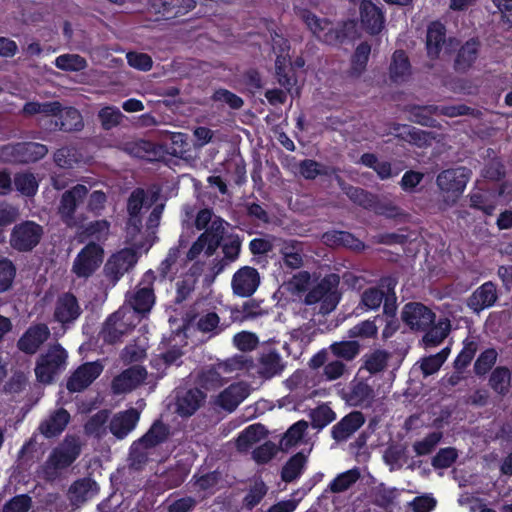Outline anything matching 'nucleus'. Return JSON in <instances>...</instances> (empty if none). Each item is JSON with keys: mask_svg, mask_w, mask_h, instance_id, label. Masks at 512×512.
I'll return each instance as SVG.
<instances>
[{"mask_svg": "<svg viewBox=\"0 0 512 512\" xmlns=\"http://www.w3.org/2000/svg\"><path fill=\"white\" fill-rule=\"evenodd\" d=\"M250 393L247 384L239 382L231 384L224 389L217 397V404L227 411H233Z\"/></svg>", "mask_w": 512, "mask_h": 512, "instance_id": "4be33fe9", "label": "nucleus"}, {"mask_svg": "<svg viewBox=\"0 0 512 512\" xmlns=\"http://www.w3.org/2000/svg\"><path fill=\"white\" fill-rule=\"evenodd\" d=\"M497 352L494 349L484 351L475 363V370L478 374L486 373L495 363Z\"/></svg>", "mask_w": 512, "mask_h": 512, "instance_id": "338daca9", "label": "nucleus"}, {"mask_svg": "<svg viewBox=\"0 0 512 512\" xmlns=\"http://www.w3.org/2000/svg\"><path fill=\"white\" fill-rule=\"evenodd\" d=\"M70 421L69 413L60 408L52 412L39 426L40 432L47 438L61 434Z\"/></svg>", "mask_w": 512, "mask_h": 512, "instance_id": "393cba45", "label": "nucleus"}, {"mask_svg": "<svg viewBox=\"0 0 512 512\" xmlns=\"http://www.w3.org/2000/svg\"><path fill=\"white\" fill-rule=\"evenodd\" d=\"M390 77L395 82L404 81L410 75V64L406 54L396 51L390 65Z\"/></svg>", "mask_w": 512, "mask_h": 512, "instance_id": "f704fd0d", "label": "nucleus"}, {"mask_svg": "<svg viewBox=\"0 0 512 512\" xmlns=\"http://www.w3.org/2000/svg\"><path fill=\"white\" fill-rule=\"evenodd\" d=\"M30 507V498L19 495L11 499L3 508V512H26Z\"/></svg>", "mask_w": 512, "mask_h": 512, "instance_id": "774afa93", "label": "nucleus"}, {"mask_svg": "<svg viewBox=\"0 0 512 512\" xmlns=\"http://www.w3.org/2000/svg\"><path fill=\"white\" fill-rule=\"evenodd\" d=\"M469 178V170L464 167L448 169L437 176V185L448 204L454 203L464 192Z\"/></svg>", "mask_w": 512, "mask_h": 512, "instance_id": "423d86ee", "label": "nucleus"}, {"mask_svg": "<svg viewBox=\"0 0 512 512\" xmlns=\"http://www.w3.org/2000/svg\"><path fill=\"white\" fill-rule=\"evenodd\" d=\"M402 321L411 329L423 331L435 321V314L418 302L407 303L401 312Z\"/></svg>", "mask_w": 512, "mask_h": 512, "instance_id": "ddd939ff", "label": "nucleus"}, {"mask_svg": "<svg viewBox=\"0 0 512 512\" xmlns=\"http://www.w3.org/2000/svg\"><path fill=\"white\" fill-rule=\"evenodd\" d=\"M364 423V417L360 412H353L345 416L333 427L332 433L336 440H345Z\"/></svg>", "mask_w": 512, "mask_h": 512, "instance_id": "cd10ccee", "label": "nucleus"}, {"mask_svg": "<svg viewBox=\"0 0 512 512\" xmlns=\"http://www.w3.org/2000/svg\"><path fill=\"white\" fill-rule=\"evenodd\" d=\"M234 345L241 351H251L258 343L257 337L250 332H240L233 338Z\"/></svg>", "mask_w": 512, "mask_h": 512, "instance_id": "e2e57ef3", "label": "nucleus"}, {"mask_svg": "<svg viewBox=\"0 0 512 512\" xmlns=\"http://www.w3.org/2000/svg\"><path fill=\"white\" fill-rule=\"evenodd\" d=\"M510 372L506 368H497L493 371L490 383L492 388L498 393H504L510 385Z\"/></svg>", "mask_w": 512, "mask_h": 512, "instance_id": "6e6d98bb", "label": "nucleus"}, {"mask_svg": "<svg viewBox=\"0 0 512 512\" xmlns=\"http://www.w3.org/2000/svg\"><path fill=\"white\" fill-rule=\"evenodd\" d=\"M451 325L449 319H440L424 336L425 347L439 345L448 335Z\"/></svg>", "mask_w": 512, "mask_h": 512, "instance_id": "c9c22d12", "label": "nucleus"}, {"mask_svg": "<svg viewBox=\"0 0 512 512\" xmlns=\"http://www.w3.org/2000/svg\"><path fill=\"white\" fill-rule=\"evenodd\" d=\"M307 462V455L304 453H298L294 455L282 469V479L286 482H290L298 478Z\"/></svg>", "mask_w": 512, "mask_h": 512, "instance_id": "e433bc0d", "label": "nucleus"}, {"mask_svg": "<svg viewBox=\"0 0 512 512\" xmlns=\"http://www.w3.org/2000/svg\"><path fill=\"white\" fill-rule=\"evenodd\" d=\"M284 264L292 269H297L302 266V248L301 245L295 241H285L280 248Z\"/></svg>", "mask_w": 512, "mask_h": 512, "instance_id": "72a5a7b5", "label": "nucleus"}, {"mask_svg": "<svg viewBox=\"0 0 512 512\" xmlns=\"http://www.w3.org/2000/svg\"><path fill=\"white\" fill-rule=\"evenodd\" d=\"M54 159L56 164L62 168H73L83 161L82 154L73 147L59 149L55 153Z\"/></svg>", "mask_w": 512, "mask_h": 512, "instance_id": "a19ab883", "label": "nucleus"}, {"mask_svg": "<svg viewBox=\"0 0 512 512\" xmlns=\"http://www.w3.org/2000/svg\"><path fill=\"white\" fill-rule=\"evenodd\" d=\"M140 320L141 316L137 315L135 311L123 306L106 321L102 332L103 337L106 341L115 342L120 336L135 327Z\"/></svg>", "mask_w": 512, "mask_h": 512, "instance_id": "0eeeda50", "label": "nucleus"}, {"mask_svg": "<svg viewBox=\"0 0 512 512\" xmlns=\"http://www.w3.org/2000/svg\"><path fill=\"white\" fill-rule=\"evenodd\" d=\"M338 284L339 279L336 275L325 277L307 294L305 302L307 304L321 302L320 311L331 312L339 302Z\"/></svg>", "mask_w": 512, "mask_h": 512, "instance_id": "39448f33", "label": "nucleus"}, {"mask_svg": "<svg viewBox=\"0 0 512 512\" xmlns=\"http://www.w3.org/2000/svg\"><path fill=\"white\" fill-rule=\"evenodd\" d=\"M284 368L281 356L275 351L263 353L259 363V373L265 378L279 374Z\"/></svg>", "mask_w": 512, "mask_h": 512, "instance_id": "2f4dec72", "label": "nucleus"}, {"mask_svg": "<svg viewBox=\"0 0 512 512\" xmlns=\"http://www.w3.org/2000/svg\"><path fill=\"white\" fill-rule=\"evenodd\" d=\"M87 192V188L84 185L78 184L63 194L59 206V213L67 225H75L73 218L75 209L87 195Z\"/></svg>", "mask_w": 512, "mask_h": 512, "instance_id": "6ab92c4d", "label": "nucleus"}, {"mask_svg": "<svg viewBox=\"0 0 512 512\" xmlns=\"http://www.w3.org/2000/svg\"><path fill=\"white\" fill-rule=\"evenodd\" d=\"M478 52V43L475 40L467 41L466 44L461 48L457 60L456 66L458 69H466L476 60Z\"/></svg>", "mask_w": 512, "mask_h": 512, "instance_id": "a18cd8bd", "label": "nucleus"}, {"mask_svg": "<svg viewBox=\"0 0 512 512\" xmlns=\"http://www.w3.org/2000/svg\"><path fill=\"white\" fill-rule=\"evenodd\" d=\"M361 25L369 34L379 33L384 25V16L381 10L371 1L362 0L360 6Z\"/></svg>", "mask_w": 512, "mask_h": 512, "instance_id": "5701e85b", "label": "nucleus"}, {"mask_svg": "<svg viewBox=\"0 0 512 512\" xmlns=\"http://www.w3.org/2000/svg\"><path fill=\"white\" fill-rule=\"evenodd\" d=\"M307 427L308 424L305 421H298L292 425L280 441L281 448L288 450L297 445L301 441Z\"/></svg>", "mask_w": 512, "mask_h": 512, "instance_id": "79ce46f5", "label": "nucleus"}, {"mask_svg": "<svg viewBox=\"0 0 512 512\" xmlns=\"http://www.w3.org/2000/svg\"><path fill=\"white\" fill-rule=\"evenodd\" d=\"M103 366L99 362H89L80 366L67 382L68 390L79 392L88 387L102 372Z\"/></svg>", "mask_w": 512, "mask_h": 512, "instance_id": "f3484780", "label": "nucleus"}, {"mask_svg": "<svg viewBox=\"0 0 512 512\" xmlns=\"http://www.w3.org/2000/svg\"><path fill=\"white\" fill-rule=\"evenodd\" d=\"M98 485L95 481L89 478H85L76 481L69 490L70 500L75 505H79L98 493Z\"/></svg>", "mask_w": 512, "mask_h": 512, "instance_id": "7c9ffc66", "label": "nucleus"}, {"mask_svg": "<svg viewBox=\"0 0 512 512\" xmlns=\"http://www.w3.org/2000/svg\"><path fill=\"white\" fill-rule=\"evenodd\" d=\"M496 288L491 282L484 283L469 298L468 306L475 312L490 307L495 302Z\"/></svg>", "mask_w": 512, "mask_h": 512, "instance_id": "a878e982", "label": "nucleus"}, {"mask_svg": "<svg viewBox=\"0 0 512 512\" xmlns=\"http://www.w3.org/2000/svg\"><path fill=\"white\" fill-rule=\"evenodd\" d=\"M260 284V276L255 268L244 266L233 275L231 286L234 294L241 297L251 296Z\"/></svg>", "mask_w": 512, "mask_h": 512, "instance_id": "dca6fc26", "label": "nucleus"}, {"mask_svg": "<svg viewBox=\"0 0 512 512\" xmlns=\"http://www.w3.org/2000/svg\"><path fill=\"white\" fill-rule=\"evenodd\" d=\"M79 454V440L73 436H67L64 441L52 451L43 467L45 477L48 479L56 477L58 471L71 465Z\"/></svg>", "mask_w": 512, "mask_h": 512, "instance_id": "f03ea898", "label": "nucleus"}, {"mask_svg": "<svg viewBox=\"0 0 512 512\" xmlns=\"http://www.w3.org/2000/svg\"><path fill=\"white\" fill-rule=\"evenodd\" d=\"M21 162L36 161L44 157L47 153V148L39 143H20Z\"/></svg>", "mask_w": 512, "mask_h": 512, "instance_id": "603ef678", "label": "nucleus"}, {"mask_svg": "<svg viewBox=\"0 0 512 512\" xmlns=\"http://www.w3.org/2000/svg\"><path fill=\"white\" fill-rule=\"evenodd\" d=\"M382 301L383 293L376 288H370L363 293L359 308L365 311L375 310L381 305Z\"/></svg>", "mask_w": 512, "mask_h": 512, "instance_id": "bf43d9fd", "label": "nucleus"}, {"mask_svg": "<svg viewBox=\"0 0 512 512\" xmlns=\"http://www.w3.org/2000/svg\"><path fill=\"white\" fill-rule=\"evenodd\" d=\"M449 348H444L441 352L426 357L421 361V370L425 376L434 374L439 370L449 355Z\"/></svg>", "mask_w": 512, "mask_h": 512, "instance_id": "09e8293b", "label": "nucleus"}, {"mask_svg": "<svg viewBox=\"0 0 512 512\" xmlns=\"http://www.w3.org/2000/svg\"><path fill=\"white\" fill-rule=\"evenodd\" d=\"M335 419L334 412L325 405L317 407L312 412V423L316 428H323Z\"/></svg>", "mask_w": 512, "mask_h": 512, "instance_id": "052dcab7", "label": "nucleus"}, {"mask_svg": "<svg viewBox=\"0 0 512 512\" xmlns=\"http://www.w3.org/2000/svg\"><path fill=\"white\" fill-rule=\"evenodd\" d=\"M42 234L40 225L33 221H25L13 228L10 244L18 251H29L39 243Z\"/></svg>", "mask_w": 512, "mask_h": 512, "instance_id": "9b49d317", "label": "nucleus"}, {"mask_svg": "<svg viewBox=\"0 0 512 512\" xmlns=\"http://www.w3.org/2000/svg\"><path fill=\"white\" fill-rule=\"evenodd\" d=\"M82 309L77 298L71 293L59 295L53 306V321L65 330L70 328L80 317Z\"/></svg>", "mask_w": 512, "mask_h": 512, "instance_id": "1a4fd4ad", "label": "nucleus"}, {"mask_svg": "<svg viewBox=\"0 0 512 512\" xmlns=\"http://www.w3.org/2000/svg\"><path fill=\"white\" fill-rule=\"evenodd\" d=\"M329 349L335 357L350 361L359 354L360 345L357 341H340L332 343Z\"/></svg>", "mask_w": 512, "mask_h": 512, "instance_id": "4c0bfd02", "label": "nucleus"}, {"mask_svg": "<svg viewBox=\"0 0 512 512\" xmlns=\"http://www.w3.org/2000/svg\"><path fill=\"white\" fill-rule=\"evenodd\" d=\"M225 224L222 219H215L212 225L193 243L187 253V258L194 260L202 254L206 257L213 255L225 232Z\"/></svg>", "mask_w": 512, "mask_h": 512, "instance_id": "20e7f679", "label": "nucleus"}, {"mask_svg": "<svg viewBox=\"0 0 512 512\" xmlns=\"http://www.w3.org/2000/svg\"><path fill=\"white\" fill-rule=\"evenodd\" d=\"M359 478L356 470H348L338 475L331 483L330 488L333 492H342L348 489Z\"/></svg>", "mask_w": 512, "mask_h": 512, "instance_id": "13d9d810", "label": "nucleus"}, {"mask_svg": "<svg viewBox=\"0 0 512 512\" xmlns=\"http://www.w3.org/2000/svg\"><path fill=\"white\" fill-rule=\"evenodd\" d=\"M123 114L117 107L107 106L99 111V119L104 129L109 130L119 125Z\"/></svg>", "mask_w": 512, "mask_h": 512, "instance_id": "3c124183", "label": "nucleus"}, {"mask_svg": "<svg viewBox=\"0 0 512 512\" xmlns=\"http://www.w3.org/2000/svg\"><path fill=\"white\" fill-rule=\"evenodd\" d=\"M205 395L199 389H191L178 395L177 412L182 416L192 415L204 401Z\"/></svg>", "mask_w": 512, "mask_h": 512, "instance_id": "c756f323", "label": "nucleus"}, {"mask_svg": "<svg viewBox=\"0 0 512 512\" xmlns=\"http://www.w3.org/2000/svg\"><path fill=\"white\" fill-rule=\"evenodd\" d=\"M137 262V255L131 249H123L112 255L104 267V274L114 285Z\"/></svg>", "mask_w": 512, "mask_h": 512, "instance_id": "4468645a", "label": "nucleus"}, {"mask_svg": "<svg viewBox=\"0 0 512 512\" xmlns=\"http://www.w3.org/2000/svg\"><path fill=\"white\" fill-rule=\"evenodd\" d=\"M140 413L136 409H129L115 414L109 423L110 432L118 439L125 438L137 425Z\"/></svg>", "mask_w": 512, "mask_h": 512, "instance_id": "aec40b11", "label": "nucleus"}, {"mask_svg": "<svg viewBox=\"0 0 512 512\" xmlns=\"http://www.w3.org/2000/svg\"><path fill=\"white\" fill-rule=\"evenodd\" d=\"M158 195L156 192H147L138 189L134 191L128 200V231L129 233L138 232L141 227V219L139 215L143 209H148L151 205L156 202Z\"/></svg>", "mask_w": 512, "mask_h": 512, "instance_id": "f8f14e48", "label": "nucleus"}, {"mask_svg": "<svg viewBox=\"0 0 512 512\" xmlns=\"http://www.w3.org/2000/svg\"><path fill=\"white\" fill-rule=\"evenodd\" d=\"M15 274L16 268L13 263L5 257H0V294L11 288Z\"/></svg>", "mask_w": 512, "mask_h": 512, "instance_id": "de8ad7c7", "label": "nucleus"}, {"mask_svg": "<svg viewBox=\"0 0 512 512\" xmlns=\"http://www.w3.org/2000/svg\"><path fill=\"white\" fill-rule=\"evenodd\" d=\"M426 46L428 55L431 58H438L450 53L454 48V42L452 39H446L445 28L441 23L433 22L427 30Z\"/></svg>", "mask_w": 512, "mask_h": 512, "instance_id": "2eb2a0df", "label": "nucleus"}, {"mask_svg": "<svg viewBox=\"0 0 512 512\" xmlns=\"http://www.w3.org/2000/svg\"><path fill=\"white\" fill-rule=\"evenodd\" d=\"M102 261L103 249L95 243H90L74 259L72 272L78 278H88L99 268Z\"/></svg>", "mask_w": 512, "mask_h": 512, "instance_id": "6e6552de", "label": "nucleus"}, {"mask_svg": "<svg viewBox=\"0 0 512 512\" xmlns=\"http://www.w3.org/2000/svg\"><path fill=\"white\" fill-rule=\"evenodd\" d=\"M16 190L25 196H32L38 189V181L29 173H19L14 178Z\"/></svg>", "mask_w": 512, "mask_h": 512, "instance_id": "8fccbe9b", "label": "nucleus"}, {"mask_svg": "<svg viewBox=\"0 0 512 512\" xmlns=\"http://www.w3.org/2000/svg\"><path fill=\"white\" fill-rule=\"evenodd\" d=\"M442 434L440 432H433L423 440L414 444V450L418 455H425L432 451V449L440 441Z\"/></svg>", "mask_w": 512, "mask_h": 512, "instance_id": "0e129e2a", "label": "nucleus"}, {"mask_svg": "<svg viewBox=\"0 0 512 512\" xmlns=\"http://www.w3.org/2000/svg\"><path fill=\"white\" fill-rule=\"evenodd\" d=\"M154 301V294L150 287L139 288L127 297V302L129 304L128 307L132 311H135L139 316L148 313L151 310Z\"/></svg>", "mask_w": 512, "mask_h": 512, "instance_id": "bb28decb", "label": "nucleus"}, {"mask_svg": "<svg viewBox=\"0 0 512 512\" xmlns=\"http://www.w3.org/2000/svg\"><path fill=\"white\" fill-rule=\"evenodd\" d=\"M54 64L58 69L69 72H78L87 67V61L78 54H62Z\"/></svg>", "mask_w": 512, "mask_h": 512, "instance_id": "58836bf2", "label": "nucleus"}, {"mask_svg": "<svg viewBox=\"0 0 512 512\" xmlns=\"http://www.w3.org/2000/svg\"><path fill=\"white\" fill-rule=\"evenodd\" d=\"M168 435L167 427L155 422L149 431L130 448V456L134 462H142L149 454V450L163 442Z\"/></svg>", "mask_w": 512, "mask_h": 512, "instance_id": "9d476101", "label": "nucleus"}, {"mask_svg": "<svg viewBox=\"0 0 512 512\" xmlns=\"http://www.w3.org/2000/svg\"><path fill=\"white\" fill-rule=\"evenodd\" d=\"M82 127V118L80 113L74 108H67L61 112V128L70 130H79Z\"/></svg>", "mask_w": 512, "mask_h": 512, "instance_id": "4d7b16f0", "label": "nucleus"}, {"mask_svg": "<svg viewBox=\"0 0 512 512\" xmlns=\"http://www.w3.org/2000/svg\"><path fill=\"white\" fill-rule=\"evenodd\" d=\"M371 46L367 42H363L356 47L352 57L351 72L354 75H360L366 68Z\"/></svg>", "mask_w": 512, "mask_h": 512, "instance_id": "c03bdc74", "label": "nucleus"}, {"mask_svg": "<svg viewBox=\"0 0 512 512\" xmlns=\"http://www.w3.org/2000/svg\"><path fill=\"white\" fill-rule=\"evenodd\" d=\"M395 135L406 139L408 142L418 146L429 144L427 133L409 126H397L394 128Z\"/></svg>", "mask_w": 512, "mask_h": 512, "instance_id": "37998d69", "label": "nucleus"}, {"mask_svg": "<svg viewBox=\"0 0 512 512\" xmlns=\"http://www.w3.org/2000/svg\"><path fill=\"white\" fill-rule=\"evenodd\" d=\"M266 435L265 428L260 424H254L247 427L240 433L236 440V446L239 451L248 450L253 444L261 441Z\"/></svg>", "mask_w": 512, "mask_h": 512, "instance_id": "473e14b6", "label": "nucleus"}, {"mask_svg": "<svg viewBox=\"0 0 512 512\" xmlns=\"http://www.w3.org/2000/svg\"><path fill=\"white\" fill-rule=\"evenodd\" d=\"M378 327L375 324L374 320H365L357 325L353 326L348 331V337L351 339L360 338V339H370L377 336Z\"/></svg>", "mask_w": 512, "mask_h": 512, "instance_id": "49530a36", "label": "nucleus"}, {"mask_svg": "<svg viewBox=\"0 0 512 512\" xmlns=\"http://www.w3.org/2000/svg\"><path fill=\"white\" fill-rule=\"evenodd\" d=\"M219 316L214 312H208L204 315H201L197 326L198 329L204 333L214 332L218 333L221 329L219 328Z\"/></svg>", "mask_w": 512, "mask_h": 512, "instance_id": "680f3d73", "label": "nucleus"}, {"mask_svg": "<svg viewBox=\"0 0 512 512\" xmlns=\"http://www.w3.org/2000/svg\"><path fill=\"white\" fill-rule=\"evenodd\" d=\"M388 354L385 351L377 350L365 356V368L370 373L382 371L387 364Z\"/></svg>", "mask_w": 512, "mask_h": 512, "instance_id": "5fc2aeb1", "label": "nucleus"}, {"mask_svg": "<svg viewBox=\"0 0 512 512\" xmlns=\"http://www.w3.org/2000/svg\"><path fill=\"white\" fill-rule=\"evenodd\" d=\"M49 335L50 331L47 325H33L19 339L18 348L25 353L34 354L48 339Z\"/></svg>", "mask_w": 512, "mask_h": 512, "instance_id": "412c9836", "label": "nucleus"}, {"mask_svg": "<svg viewBox=\"0 0 512 512\" xmlns=\"http://www.w3.org/2000/svg\"><path fill=\"white\" fill-rule=\"evenodd\" d=\"M310 274L302 271L295 274L288 282L283 285V288L293 294L304 292L310 284Z\"/></svg>", "mask_w": 512, "mask_h": 512, "instance_id": "864d4df0", "label": "nucleus"}, {"mask_svg": "<svg viewBox=\"0 0 512 512\" xmlns=\"http://www.w3.org/2000/svg\"><path fill=\"white\" fill-rule=\"evenodd\" d=\"M273 49L277 54L276 73L278 75V81L281 86L290 91L293 85V79L285 72L287 66L290 64L287 40L277 35L273 39Z\"/></svg>", "mask_w": 512, "mask_h": 512, "instance_id": "a211bd4d", "label": "nucleus"}, {"mask_svg": "<svg viewBox=\"0 0 512 512\" xmlns=\"http://www.w3.org/2000/svg\"><path fill=\"white\" fill-rule=\"evenodd\" d=\"M147 377L145 369L139 366L131 367L119 376H117L112 384L115 393L129 392L138 387Z\"/></svg>", "mask_w": 512, "mask_h": 512, "instance_id": "b1692460", "label": "nucleus"}, {"mask_svg": "<svg viewBox=\"0 0 512 512\" xmlns=\"http://www.w3.org/2000/svg\"><path fill=\"white\" fill-rule=\"evenodd\" d=\"M250 365L249 359L244 355H237L217 365L214 372H211L209 377L212 381L217 380L223 376H229L233 373L237 374L239 371L246 370Z\"/></svg>", "mask_w": 512, "mask_h": 512, "instance_id": "c85d7f7f", "label": "nucleus"}, {"mask_svg": "<svg viewBox=\"0 0 512 512\" xmlns=\"http://www.w3.org/2000/svg\"><path fill=\"white\" fill-rule=\"evenodd\" d=\"M323 241L330 246L343 245L353 249H360L362 247V243L356 240L350 233L342 231L325 233Z\"/></svg>", "mask_w": 512, "mask_h": 512, "instance_id": "ea45409f", "label": "nucleus"}, {"mask_svg": "<svg viewBox=\"0 0 512 512\" xmlns=\"http://www.w3.org/2000/svg\"><path fill=\"white\" fill-rule=\"evenodd\" d=\"M67 352L60 345H54L37 361L35 374L39 382L51 383L56 375L66 368Z\"/></svg>", "mask_w": 512, "mask_h": 512, "instance_id": "7ed1b4c3", "label": "nucleus"}, {"mask_svg": "<svg viewBox=\"0 0 512 512\" xmlns=\"http://www.w3.org/2000/svg\"><path fill=\"white\" fill-rule=\"evenodd\" d=\"M128 64L138 70L147 71L152 67V59L144 53L130 52L126 56Z\"/></svg>", "mask_w": 512, "mask_h": 512, "instance_id": "69168bd1", "label": "nucleus"}, {"mask_svg": "<svg viewBox=\"0 0 512 512\" xmlns=\"http://www.w3.org/2000/svg\"><path fill=\"white\" fill-rule=\"evenodd\" d=\"M296 14L305 22L309 30L322 42L326 44H337L345 37H355L354 31L356 24L354 21L346 22L343 25V31L334 28L326 19H320L309 12L304 7L302 0H297L294 4Z\"/></svg>", "mask_w": 512, "mask_h": 512, "instance_id": "f257e3e1", "label": "nucleus"}]
</instances>
